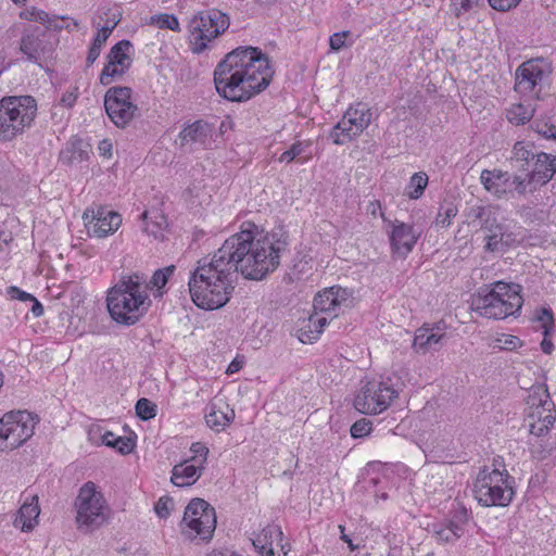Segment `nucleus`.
<instances>
[{
  "label": "nucleus",
  "instance_id": "nucleus-1",
  "mask_svg": "<svg viewBox=\"0 0 556 556\" xmlns=\"http://www.w3.org/2000/svg\"><path fill=\"white\" fill-rule=\"evenodd\" d=\"M288 242L279 232H264L245 223L239 232L229 237L217 250L225 261L232 263V271L251 280H262L277 269Z\"/></svg>",
  "mask_w": 556,
  "mask_h": 556
},
{
  "label": "nucleus",
  "instance_id": "nucleus-2",
  "mask_svg": "<svg viewBox=\"0 0 556 556\" xmlns=\"http://www.w3.org/2000/svg\"><path fill=\"white\" fill-rule=\"evenodd\" d=\"M274 71L268 58L253 47H239L216 65L214 84L217 93L232 102H244L263 91Z\"/></svg>",
  "mask_w": 556,
  "mask_h": 556
},
{
  "label": "nucleus",
  "instance_id": "nucleus-3",
  "mask_svg": "<svg viewBox=\"0 0 556 556\" xmlns=\"http://www.w3.org/2000/svg\"><path fill=\"white\" fill-rule=\"evenodd\" d=\"M235 276L232 263L226 262L218 251L199 260L188 281L193 303L207 311L223 307L235 289Z\"/></svg>",
  "mask_w": 556,
  "mask_h": 556
},
{
  "label": "nucleus",
  "instance_id": "nucleus-4",
  "mask_svg": "<svg viewBox=\"0 0 556 556\" xmlns=\"http://www.w3.org/2000/svg\"><path fill=\"white\" fill-rule=\"evenodd\" d=\"M150 305L147 277L140 273L122 275L108 292V311L112 319L121 325H135Z\"/></svg>",
  "mask_w": 556,
  "mask_h": 556
},
{
  "label": "nucleus",
  "instance_id": "nucleus-5",
  "mask_svg": "<svg viewBox=\"0 0 556 556\" xmlns=\"http://www.w3.org/2000/svg\"><path fill=\"white\" fill-rule=\"evenodd\" d=\"M527 422L531 438L532 454L540 458L545 457L553 448L552 443H544V437L556 421L554 403L551 401L547 387L544 383L534 384L530 388L527 397Z\"/></svg>",
  "mask_w": 556,
  "mask_h": 556
},
{
  "label": "nucleus",
  "instance_id": "nucleus-6",
  "mask_svg": "<svg viewBox=\"0 0 556 556\" xmlns=\"http://www.w3.org/2000/svg\"><path fill=\"white\" fill-rule=\"evenodd\" d=\"M352 303V293L339 286L318 292L314 299V313L301 327L300 340L304 343L317 340L325 326L338 317L343 308L350 307Z\"/></svg>",
  "mask_w": 556,
  "mask_h": 556
},
{
  "label": "nucleus",
  "instance_id": "nucleus-7",
  "mask_svg": "<svg viewBox=\"0 0 556 556\" xmlns=\"http://www.w3.org/2000/svg\"><path fill=\"white\" fill-rule=\"evenodd\" d=\"M520 290L519 285L496 281L473 296L471 309L486 318L504 319L521 309Z\"/></svg>",
  "mask_w": 556,
  "mask_h": 556
},
{
  "label": "nucleus",
  "instance_id": "nucleus-8",
  "mask_svg": "<svg viewBox=\"0 0 556 556\" xmlns=\"http://www.w3.org/2000/svg\"><path fill=\"white\" fill-rule=\"evenodd\" d=\"M31 96H9L0 100V142L11 141L30 128L37 116Z\"/></svg>",
  "mask_w": 556,
  "mask_h": 556
},
{
  "label": "nucleus",
  "instance_id": "nucleus-9",
  "mask_svg": "<svg viewBox=\"0 0 556 556\" xmlns=\"http://www.w3.org/2000/svg\"><path fill=\"white\" fill-rule=\"evenodd\" d=\"M77 529L84 533L93 532L110 518V506L94 482L84 483L74 502Z\"/></svg>",
  "mask_w": 556,
  "mask_h": 556
},
{
  "label": "nucleus",
  "instance_id": "nucleus-10",
  "mask_svg": "<svg viewBox=\"0 0 556 556\" xmlns=\"http://www.w3.org/2000/svg\"><path fill=\"white\" fill-rule=\"evenodd\" d=\"M513 479L506 469L481 470L473 485L475 497L485 507L507 506L514 496Z\"/></svg>",
  "mask_w": 556,
  "mask_h": 556
},
{
  "label": "nucleus",
  "instance_id": "nucleus-11",
  "mask_svg": "<svg viewBox=\"0 0 556 556\" xmlns=\"http://www.w3.org/2000/svg\"><path fill=\"white\" fill-rule=\"evenodd\" d=\"M229 24L228 15L215 9L193 15L188 24L192 51H204L208 42L228 29Z\"/></svg>",
  "mask_w": 556,
  "mask_h": 556
},
{
  "label": "nucleus",
  "instance_id": "nucleus-12",
  "mask_svg": "<svg viewBox=\"0 0 556 556\" xmlns=\"http://www.w3.org/2000/svg\"><path fill=\"white\" fill-rule=\"evenodd\" d=\"M181 532L190 540L210 541L216 528V514L206 501L193 498L187 505L180 523Z\"/></svg>",
  "mask_w": 556,
  "mask_h": 556
},
{
  "label": "nucleus",
  "instance_id": "nucleus-13",
  "mask_svg": "<svg viewBox=\"0 0 556 556\" xmlns=\"http://www.w3.org/2000/svg\"><path fill=\"white\" fill-rule=\"evenodd\" d=\"M36 421L26 410L9 412L0 418V450H14L34 434Z\"/></svg>",
  "mask_w": 556,
  "mask_h": 556
},
{
  "label": "nucleus",
  "instance_id": "nucleus-14",
  "mask_svg": "<svg viewBox=\"0 0 556 556\" xmlns=\"http://www.w3.org/2000/svg\"><path fill=\"white\" fill-rule=\"evenodd\" d=\"M399 392L389 381H367L354 399V407L362 414L376 415L384 412Z\"/></svg>",
  "mask_w": 556,
  "mask_h": 556
},
{
  "label": "nucleus",
  "instance_id": "nucleus-15",
  "mask_svg": "<svg viewBox=\"0 0 556 556\" xmlns=\"http://www.w3.org/2000/svg\"><path fill=\"white\" fill-rule=\"evenodd\" d=\"M371 112L362 103L351 106L330 132L334 144H345L359 136L370 124Z\"/></svg>",
  "mask_w": 556,
  "mask_h": 556
},
{
  "label": "nucleus",
  "instance_id": "nucleus-16",
  "mask_svg": "<svg viewBox=\"0 0 556 556\" xmlns=\"http://www.w3.org/2000/svg\"><path fill=\"white\" fill-rule=\"evenodd\" d=\"M129 87H111L104 96V108L111 122L125 128L138 114V106L131 101Z\"/></svg>",
  "mask_w": 556,
  "mask_h": 556
},
{
  "label": "nucleus",
  "instance_id": "nucleus-17",
  "mask_svg": "<svg viewBox=\"0 0 556 556\" xmlns=\"http://www.w3.org/2000/svg\"><path fill=\"white\" fill-rule=\"evenodd\" d=\"M480 182L483 188L497 199L513 197L514 193L522 195L527 192V178L515 175L510 176L501 169H483L480 175Z\"/></svg>",
  "mask_w": 556,
  "mask_h": 556
},
{
  "label": "nucleus",
  "instance_id": "nucleus-18",
  "mask_svg": "<svg viewBox=\"0 0 556 556\" xmlns=\"http://www.w3.org/2000/svg\"><path fill=\"white\" fill-rule=\"evenodd\" d=\"M83 219L88 235L96 238H105L113 235L122 225V216L102 205L86 208Z\"/></svg>",
  "mask_w": 556,
  "mask_h": 556
},
{
  "label": "nucleus",
  "instance_id": "nucleus-19",
  "mask_svg": "<svg viewBox=\"0 0 556 556\" xmlns=\"http://www.w3.org/2000/svg\"><path fill=\"white\" fill-rule=\"evenodd\" d=\"M20 49L29 62L41 65L42 62L52 56L53 45L47 31L34 27L23 34Z\"/></svg>",
  "mask_w": 556,
  "mask_h": 556
},
{
  "label": "nucleus",
  "instance_id": "nucleus-20",
  "mask_svg": "<svg viewBox=\"0 0 556 556\" xmlns=\"http://www.w3.org/2000/svg\"><path fill=\"white\" fill-rule=\"evenodd\" d=\"M547 74V65L543 59H532L523 62L516 71L515 90L522 94L534 97L535 87Z\"/></svg>",
  "mask_w": 556,
  "mask_h": 556
},
{
  "label": "nucleus",
  "instance_id": "nucleus-21",
  "mask_svg": "<svg viewBox=\"0 0 556 556\" xmlns=\"http://www.w3.org/2000/svg\"><path fill=\"white\" fill-rule=\"evenodd\" d=\"M389 227L392 252L400 257H406L417 243L420 232L413 225L400 220L389 222Z\"/></svg>",
  "mask_w": 556,
  "mask_h": 556
},
{
  "label": "nucleus",
  "instance_id": "nucleus-22",
  "mask_svg": "<svg viewBox=\"0 0 556 556\" xmlns=\"http://www.w3.org/2000/svg\"><path fill=\"white\" fill-rule=\"evenodd\" d=\"M283 532L279 526L269 525L265 527L252 543L261 556H287L282 544Z\"/></svg>",
  "mask_w": 556,
  "mask_h": 556
},
{
  "label": "nucleus",
  "instance_id": "nucleus-23",
  "mask_svg": "<svg viewBox=\"0 0 556 556\" xmlns=\"http://www.w3.org/2000/svg\"><path fill=\"white\" fill-rule=\"evenodd\" d=\"M445 337V332L439 327L422 326L416 330L413 349L418 354H427L437 351L441 346V342Z\"/></svg>",
  "mask_w": 556,
  "mask_h": 556
},
{
  "label": "nucleus",
  "instance_id": "nucleus-24",
  "mask_svg": "<svg viewBox=\"0 0 556 556\" xmlns=\"http://www.w3.org/2000/svg\"><path fill=\"white\" fill-rule=\"evenodd\" d=\"M534 159L533 168L526 177L528 186L531 182L545 185L556 173V156L541 152L538 153Z\"/></svg>",
  "mask_w": 556,
  "mask_h": 556
},
{
  "label": "nucleus",
  "instance_id": "nucleus-25",
  "mask_svg": "<svg viewBox=\"0 0 556 556\" xmlns=\"http://www.w3.org/2000/svg\"><path fill=\"white\" fill-rule=\"evenodd\" d=\"M212 136V126L207 122L199 119L182 128L179 132V140L181 146L200 144L205 147L210 143Z\"/></svg>",
  "mask_w": 556,
  "mask_h": 556
},
{
  "label": "nucleus",
  "instance_id": "nucleus-26",
  "mask_svg": "<svg viewBox=\"0 0 556 556\" xmlns=\"http://www.w3.org/2000/svg\"><path fill=\"white\" fill-rule=\"evenodd\" d=\"M39 514L38 496L36 494L26 495L14 520V526L24 532L31 531L38 523Z\"/></svg>",
  "mask_w": 556,
  "mask_h": 556
},
{
  "label": "nucleus",
  "instance_id": "nucleus-27",
  "mask_svg": "<svg viewBox=\"0 0 556 556\" xmlns=\"http://www.w3.org/2000/svg\"><path fill=\"white\" fill-rule=\"evenodd\" d=\"M235 418V410L223 401L212 402L207 407L205 420L207 426L219 432L225 429Z\"/></svg>",
  "mask_w": 556,
  "mask_h": 556
},
{
  "label": "nucleus",
  "instance_id": "nucleus-28",
  "mask_svg": "<svg viewBox=\"0 0 556 556\" xmlns=\"http://www.w3.org/2000/svg\"><path fill=\"white\" fill-rule=\"evenodd\" d=\"M189 462L190 460H186L174 466L170 480L175 485H192L202 476L204 467H201L194 463L190 464Z\"/></svg>",
  "mask_w": 556,
  "mask_h": 556
},
{
  "label": "nucleus",
  "instance_id": "nucleus-29",
  "mask_svg": "<svg viewBox=\"0 0 556 556\" xmlns=\"http://www.w3.org/2000/svg\"><path fill=\"white\" fill-rule=\"evenodd\" d=\"M141 218L143 220L142 230L148 236H152L154 239L163 238L164 230L167 227V219L164 214L157 210L144 211Z\"/></svg>",
  "mask_w": 556,
  "mask_h": 556
},
{
  "label": "nucleus",
  "instance_id": "nucleus-30",
  "mask_svg": "<svg viewBox=\"0 0 556 556\" xmlns=\"http://www.w3.org/2000/svg\"><path fill=\"white\" fill-rule=\"evenodd\" d=\"M465 534V522L450 520L434 529L433 535L440 543H454Z\"/></svg>",
  "mask_w": 556,
  "mask_h": 556
},
{
  "label": "nucleus",
  "instance_id": "nucleus-31",
  "mask_svg": "<svg viewBox=\"0 0 556 556\" xmlns=\"http://www.w3.org/2000/svg\"><path fill=\"white\" fill-rule=\"evenodd\" d=\"M130 47L131 43L128 40L117 42L111 48L108 54V62L129 68L131 64V59L128 54Z\"/></svg>",
  "mask_w": 556,
  "mask_h": 556
},
{
  "label": "nucleus",
  "instance_id": "nucleus-32",
  "mask_svg": "<svg viewBox=\"0 0 556 556\" xmlns=\"http://www.w3.org/2000/svg\"><path fill=\"white\" fill-rule=\"evenodd\" d=\"M88 159V151L84 150L78 141H71L60 153V160L64 164L80 163Z\"/></svg>",
  "mask_w": 556,
  "mask_h": 556
},
{
  "label": "nucleus",
  "instance_id": "nucleus-33",
  "mask_svg": "<svg viewBox=\"0 0 556 556\" xmlns=\"http://www.w3.org/2000/svg\"><path fill=\"white\" fill-rule=\"evenodd\" d=\"M534 113L531 104L516 103L507 111V119L515 125H523L529 122Z\"/></svg>",
  "mask_w": 556,
  "mask_h": 556
},
{
  "label": "nucleus",
  "instance_id": "nucleus-34",
  "mask_svg": "<svg viewBox=\"0 0 556 556\" xmlns=\"http://www.w3.org/2000/svg\"><path fill=\"white\" fill-rule=\"evenodd\" d=\"M485 250L489 252L503 251L510 244V235L505 233L504 227L485 236Z\"/></svg>",
  "mask_w": 556,
  "mask_h": 556
},
{
  "label": "nucleus",
  "instance_id": "nucleus-35",
  "mask_svg": "<svg viewBox=\"0 0 556 556\" xmlns=\"http://www.w3.org/2000/svg\"><path fill=\"white\" fill-rule=\"evenodd\" d=\"M538 320L541 323L542 333L544 337H547L551 334L553 328H554V317L551 309L543 308L541 311V314L538 316ZM542 351L546 354H551L553 350V343L546 338L541 343Z\"/></svg>",
  "mask_w": 556,
  "mask_h": 556
},
{
  "label": "nucleus",
  "instance_id": "nucleus-36",
  "mask_svg": "<svg viewBox=\"0 0 556 556\" xmlns=\"http://www.w3.org/2000/svg\"><path fill=\"white\" fill-rule=\"evenodd\" d=\"M428 185V176L424 172L415 173L406 187V195L412 200L419 199Z\"/></svg>",
  "mask_w": 556,
  "mask_h": 556
},
{
  "label": "nucleus",
  "instance_id": "nucleus-37",
  "mask_svg": "<svg viewBox=\"0 0 556 556\" xmlns=\"http://www.w3.org/2000/svg\"><path fill=\"white\" fill-rule=\"evenodd\" d=\"M493 208L494 207L492 206L482 205H475L469 207L465 214L466 223L469 226L479 227L481 229L484 225V220H486V216L492 213Z\"/></svg>",
  "mask_w": 556,
  "mask_h": 556
},
{
  "label": "nucleus",
  "instance_id": "nucleus-38",
  "mask_svg": "<svg viewBox=\"0 0 556 556\" xmlns=\"http://www.w3.org/2000/svg\"><path fill=\"white\" fill-rule=\"evenodd\" d=\"M128 68L108 62L100 74V83L109 86L116 79L121 78Z\"/></svg>",
  "mask_w": 556,
  "mask_h": 556
},
{
  "label": "nucleus",
  "instance_id": "nucleus-39",
  "mask_svg": "<svg viewBox=\"0 0 556 556\" xmlns=\"http://www.w3.org/2000/svg\"><path fill=\"white\" fill-rule=\"evenodd\" d=\"M174 265L155 270L151 279L149 281L147 280L148 290L156 288L157 291H160L167 283L168 278L174 274Z\"/></svg>",
  "mask_w": 556,
  "mask_h": 556
},
{
  "label": "nucleus",
  "instance_id": "nucleus-40",
  "mask_svg": "<svg viewBox=\"0 0 556 556\" xmlns=\"http://www.w3.org/2000/svg\"><path fill=\"white\" fill-rule=\"evenodd\" d=\"M150 25H156L161 29H169L173 31H180L178 18L172 14H156L150 17Z\"/></svg>",
  "mask_w": 556,
  "mask_h": 556
},
{
  "label": "nucleus",
  "instance_id": "nucleus-41",
  "mask_svg": "<svg viewBox=\"0 0 556 556\" xmlns=\"http://www.w3.org/2000/svg\"><path fill=\"white\" fill-rule=\"evenodd\" d=\"M535 155L536 154L533 153L531 147L525 142L518 141L514 144L511 160L520 162V167H523L525 164H528L530 160H534Z\"/></svg>",
  "mask_w": 556,
  "mask_h": 556
},
{
  "label": "nucleus",
  "instance_id": "nucleus-42",
  "mask_svg": "<svg viewBox=\"0 0 556 556\" xmlns=\"http://www.w3.org/2000/svg\"><path fill=\"white\" fill-rule=\"evenodd\" d=\"M457 206L453 203L442 204L435 218L437 226L441 228L448 227L452 219L457 215Z\"/></svg>",
  "mask_w": 556,
  "mask_h": 556
},
{
  "label": "nucleus",
  "instance_id": "nucleus-43",
  "mask_svg": "<svg viewBox=\"0 0 556 556\" xmlns=\"http://www.w3.org/2000/svg\"><path fill=\"white\" fill-rule=\"evenodd\" d=\"M136 414L142 420H149L156 415V405L150 400L142 397L136 403Z\"/></svg>",
  "mask_w": 556,
  "mask_h": 556
},
{
  "label": "nucleus",
  "instance_id": "nucleus-44",
  "mask_svg": "<svg viewBox=\"0 0 556 556\" xmlns=\"http://www.w3.org/2000/svg\"><path fill=\"white\" fill-rule=\"evenodd\" d=\"M110 438H114L112 432H106L103 435L102 441L106 446L115 447L122 454H128L131 452L132 444L129 439L117 437L114 441H110Z\"/></svg>",
  "mask_w": 556,
  "mask_h": 556
},
{
  "label": "nucleus",
  "instance_id": "nucleus-45",
  "mask_svg": "<svg viewBox=\"0 0 556 556\" xmlns=\"http://www.w3.org/2000/svg\"><path fill=\"white\" fill-rule=\"evenodd\" d=\"M308 147V143L296 141L291 147L286 150L280 156L279 162H286L290 163L293 160H295L298 156L302 155L306 148Z\"/></svg>",
  "mask_w": 556,
  "mask_h": 556
},
{
  "label": "nucleus",
  "instance_id": "nucleus-46",
  "mask_svg": "<svg viewBox=\"0 0 556 556\" xmlns=\"http://www.w3.org/2000/svg\"><path fill=\"white\" fill-rule=\"evenodd\" d=\"M190 452L192 453V457L190 458V462L204 467V464L206 463L207 455H208V448L205 444L202 442H195L191 444Z\"/></svg>",
  "mask_w": 556,
  "mask_h": 556
},
{
  "label": "nucleus",
  "instance_id": "nucleus-47",
  "mask_svg": "<svg viewBox=\"0 0 556 556\" xmlns=\"http://www.w3.org/2000/svg\"><path fill=\"white\" fill-rule=\"evenodd\" d=\"M372 430V422L367 418H361L351 427V435L355 439L368 435Z\"/></svg>",
  "mask_w": 556,
  "mask_h": 556
},
{
  "label": "nucleus",
  "instance_id": "nucleus-48",
  "mask_svg": "<svg viewBox=\"0 0 556 556\" xmlns=\"http://www.w3.org/2000/svg\"><path fill=\"white\" fill-rule=\"evenodd\" d=\"M174 508V501L168 496H162L159 498L154 506L155 514L160 518H167Z\"/></svg>",
  "mask_w": 556,
  "mask_h": 556
},
{
  "label": "nucleus",
  "instance_id": "nucleus-49",
  "mask_svg": "<svg viewBox=\"0 0 556 556\" xmlns=\"http://www.w3.org/2000/svg\"><path fill=\"white\" fill-rule=\"evenodd\" d=\"M555 123H553L551 119H539L534 121L533 128L534 130L541 135L542 137L549 139L553 136V131L555 129Z\"/></svg>",
  "mask_w": 556,
  "mask_h": 556
},
{
  "label": "nucleus",
  "instance_id": "nucleus-50",
  "mask_svg": "<svg viewBox=\"0 0 556 556\" xmlns=\"http://www.w3.org/2000/svg\"><path fill=\"white\" fill-rule=\"evenodd\" d=\"M119 17L115 18L113 21V24L111 26H103L101 29L98 30L97 35L93 38L92 45H99V48H103L105 45L108 38L110 37L112 30L116 27V25L119 23Z\"/></svg>",
  "mask_w": 556,
  "mask_h": 556
},
{
  "label": "nucleus",
  "instance_id": "nucleus-51",
  "mask_svg": "<svg viewBox=\"0 0 556 556\" xmlns=\"http://www.w3.org/2000/svg\"><path fill=\"white\" fill-rule=\"evenodd\" d=\"M475 7L477 5L472 3V0H451V11L457 17L469 12Z\"/></svg>",
  "mask_w": 556,
  "mask_h": 556
},
{
  "label": "nucleus",
  "instance_id": "nucleus-52",
  "mask_svg": "<svg viewBox=\"0 0 556 556\" xmlns=\"http://www.w3.org/2000/svg\"><path fill=\"white\" fill-rule=\"evenodd\" d=\"M22 17H25L30 21L39 22L41 24L50 25V17L49 14L42 10H38L36 8H33L30 10H27L26 12L22 13Z\"/></svg>",
  "mask_w": 556,
  "mask_h": 556
},
{
  "label": "nucleus",
  "instance_id": "nucleus-53",
  "mask_svg": "<svg viewBox=\"0 0 556 556\" xmlns=\"http://www.w3.org/2000/svg\"><path fill=\"white\" fill-rule=\"evenodd\" d=\"M490 7L498 12H507L516 8L520 0H488Z\"/></svg>",
  "mask_w": 556,
  "mask_h": 556
},
{
  "label": "nucleus",
  "instance_id": "nucleus-54",
  "mask_svg": "<svg viewBox=\"0 0 556 556\" xmlns=\"http://www.w3.org/2000/svg\"><path fill=\"white\" fill-rule=\"evenodd\" d=\"M350 35V31L344 30L341 33H334L329 38V45L331 50L340 51L345 46V38Z\"/></svg>",
  "mask_w": 556,
  "mask_h": 556
},
{
  "label": "nucleus",
  "instance_id": "nucleus-55",
  "mask_svg": "<svg viewBox=\"0 0 556 556\" xmlns=\"http://www.w3.org/2000/svg\"><path fill=\"white\" fill-rule=\"evenodd\" d=\"M7 295L11 300H18L21 302H28L29 300L34 299V295L21 290L20 288L15 286H11L7 289Z\"/></svg>",
  "mask_w": 556,
  "mask_h": 556
},
{
  "label": "nucleus",
  "instance_id": "nucleus-56",
  "mask_svg": "<svg viewBox=\"0 0 556 556\" xmlns=\"http://www.w3.org/2000/svg\"><path fill=\"white\" fill-rule=\"evenodd\" d=\"M501 227H503V225L498 222L496 211L493 208L492 213L486 216V220H484V225L481 229L489 233L491 231H497Z\"/></svg>",
  "mask_w": 556,
  "mask_h": 556
},
{
  "label": "nucleus",
  "instance_id": "nucleus-57",
  "mask_svg": "<svg viewBox=\"0 0 556 556\" xmlns=\"http://www.w3.org/2000/svg\"><path fill=\"white\" fill-rule=\"evenodd\" d=\"M497 341L500 346L505 350H515L520 344L519 338L511 334H504Z\"/></svg>",
  "mask_w": 556,
  "mask_h": 556
},
{
  "label": "nucleus",
  "instance_id": "nucleus-58",
  "mask_svg": "<svg viewBox=\"0 0 556 556\" xmlns=\"http://www.w3.org/2000/svg\"><path fill=\"white\" fill-rule=\"evenodd\" d=\"M112 149H113V144H112L111 140L103 139L99 142L98 150L102 156L111 157Z\"/></svg>",
  "mask_w": 556,
  "mask_h": 556
},
{
  "label": "nucleus",
  "instance_id": "nucleus-59",
  "mask_svg": "<svg viewBox=\"0 0 556 556\" xmlns=\"http://www.w3.org/2000/svg\"><path fill=\"white\" fill-rule=\"evenodd\" d=\"M366 212L372 216H377V214H380L381 217L384 218V215L381 212V204L377 200L369 201V203L366 206Z\"/></svg>",
  "mask_w": 556,
  "mask_h": 556
},
{
  "label": "nucleus",
  "instance_id": "nucleus-60",
  "mask_svg": "<svg viewBox=\"0 0 556 556\" xmlns=\"http://www.w3.org/2000/svg\"><path fill=\"white\" fill-rule=\"evenodd\" d=\"M101 48H99V45H91L89 48L88 54H87V64L91 65L94 63V61L99 58L101 53Z\"/></svg>",
  "mask_w": 556,
  "mask_h": 556
},
{
  "label": "nucleus",
  "instance_id": "nucleus-61",
  "mask_svg": "<svg viewBox=\"0 0 556 556\" xmlns=\"http://www.w3.org/2000/svg\"><path fill=\"white\" fill-rule=\"evenodd\" d=\"M28 302L33 303L30 311L34 314V316L39 317L43 314V306L35 296Z\"/></svg>",
  "mask_w": 556,
  "mask_h": 556
},
{
  "label": "nucleus",
  "instance_id": "nucleus-62",
  "mask_svg": "<svg viewBox=\"0 0 556 556\" xmlns=\"http://www.w3.org/2000/svg\"><path fill=\"white\" fill-rule=\"evenodd\" d=\"M77 96L73 92L65 93L61 98V103L66 108H72L76 102Z\"/></svg>",
  "mask_w": 556,
  "mask_h": 556
},
{
  "label": "nucleus",
  "instance_id": "nucleus-63",
  "mask_svg": "<svg viewBox=\"0 0 556 556\" xmlns=\"http://www.w3.org/2000/svg\"><path fill=\"white\" fill-rule=\"evenodd\" d=\"M11 240V236L4 231H0V251H2L3 245H7Z\"/></svg>",
  "mask_w": 556,
  "mask_h": 556
},
{
  "label": "nucleus",
  "instance_id": "nucleus-64",
  "mask_svg": "<svg viewBox=\"0 0 556 556\" xmlns=\"http://www.w3.org/2000/svg\"><path fill=\"white\" fill-rule=\"evenodd\" d=\"M236 370H238V365L235 364V363H231L228 367V370L229 372H235Z\"/></svg>",
  "mask_w": 556,
  "mask_h": 556
}]
</instances>
